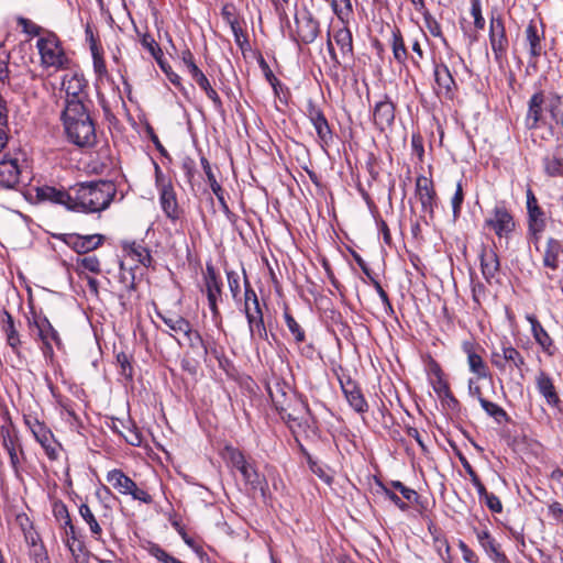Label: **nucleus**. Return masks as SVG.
Wrapping results in <instances>:
<instances>
[{"mask_svg":"<svg viewBox=\"0 0 563 563\" xmlns=\"http://www.w3.org/2000/svg\"><path fill=\"white\" fill-rule=\"evenodd\" d=\"M62 120L67 139L79 147H91L96 144L95 123L85 104L70 103L65 106Z\"/></svg>","mask_w":563,"mask_h":563,"instance_id":"obj_1","label":"nucleus"},{"mask_svg":"<svg viewBox=\"0 0 563 563\" xmlns=\"http://www.w3.org/2000/svg\"><path fill=\"white\" fill-rule=\"evenodd\" d=\"M117 189L111 181H90L74 188V210L87 213L101 212L109 208Z\"/></svg>","mask_w":563,"mask_h":563,"instance_id":"obj_2","label":"nucleus"},{"mask_svg":"<svg viewBox=\"0 0 563 563\" xmlns=\"http://www.w3.org/2000/svg\"><path fill=\"white\" fill-rule=\"evenodd\" d=\"M36 48L41 58V66L47 70L58 71L69 67L70 59L57 35L45 31L36 41Z\"/></svg>","mask_w":563,"mask_h":563,"instance_id":"obj_3","label":"nucleus"},{"mask_svg":"<svg viewBox=\"0 0 563 563\" xmlns=\"http://www.w3.org/2000/svg\"><path fill=\"white\" fill-rule=\"evenodd\" d=\"M244 306L243 312L247 320L250 338L253 342L267 341L268 333L264 323L263 311L255 290L244 274Z\"/></svg>","mask_w":563,"mask_h":563,"instance_id":"obj_4","label":"nucleus"},{"mask_svg":"<svg viewBox=\"0 0 563 563\" xmlns=\"http://www.w3.org/2000/svg\"><path fill=\"white\" fill-rule=\"evenodd\" d=\"M228 459L230 464L241 473L245 484L252 490L260 492L265 496L268 487L267 481L264 475L256 471L254 464L241 451L233 448L228 449Z\"/></svg>","mask_w":563,"mask_h":563,"instance_id":"obj_5","label":"nucleus"},{"mask_svg":"<svg viewBox=\"0 0 563 563\" xmlns=\"http://www.w3.org/2000/svg\"><path fill=\"white\" fill-rule=\"evenodd\" d=\"M484 228L493 231L498 239L508 240L516 229V222L504 205H496L485 218Z\"/></svg>","mask_w":563,"mask_h":563,"instance_id":"obj_6","label":"nucleus"},{"mask_svg":"<svg viewBox=\"0 0 563 563\" xmlns=\"http://www.w3.org/2000/svg\"><path fill=\"white\" fill-rule=\"evenodd\" d=\"M0 439L3 449L9 454L12 468L14 472H18L21 465V457H23L24 452L19 437V431L10 418H7L0 427Z\"/></svg>","mask_w":563,"mask_h":563,"instance_id":"obj_7","label":"nucleus"},{"mask_svg":"<svg viewBox=\"0 0 563 563\" xmlns=\"http://www.w3.org/2000/svg\"><path fill=\"white\" fill-rule=\"evenodd\" d=\"M25 159L20 153H9L0 159V186L5 189L15 188L20 183Z\"/></svg>","mask_w":563,"mask_h":563,"instance_id":"obj_8","label":"nucleus"},{"mask_svg":"<svg viewBox=\"0 0 563 563\" xmlns=\"http://www.w3.org/2000/svg\"><path fill=\"white\" fill-rule=\"evenodd\" d=\"M107 482L122 495H131L133 499L144 504L152 503V496L137 487L136 483L121 470L114 468L107 473Z\"/></svg>","mask_w":563,"mask_h":563,"instance_id":"obj_9","label":"nucleus"},{"mask_svg":"<svg viewBox=\"0 0 563 563\" xmlns=\"http://www.w3.org/2000/svg\"><path fill=\"white\" fill-rule=\"evenodd\" d=\"M205 288L202 290L208 299V306L212 313V319L218 324L221 321V313L218 308V302L222 298V282L217 275L213 266L208 265L203 275Z\"/></svg>","mask_w":563,"mask_h":563,"instance_id":"obj_10","label":"nucleus"},{"mask_svg":"<svg viewBox=\"0 0 563 563\" xmlns=\"http://www.w3.org/2000/svg\"><path fill=\"white\" fill-rule=\"evenodd\" d=\"M25 423L29 427L35 440L44 449L48 459L56 460L58 457V451L52 431L37 419H26Z\"/></svg>","mask_w":563,"mask_h":563,"instance_id":"obj_11","label":"nucleus"},{"mask_svg":"<svg viewBox=\"0 0 563 563\" xmlns=\"http://www.w3.org/2000/svg\"><path fill=\"white\" fill-rule=\"evenodd\" d=\"M86 80L82 75H65L63 79V89L66 95L65 106L78 102L85 104L87 100Z\"/></svg>","mask_w":563,"mask_h":563,"instance_id":"obj_12","label":"nucleus"},{"mask_svg":"<svg viewBox=\"0 0 563 563\" xmlns=\"http://www.w3.org/2000/svg\"><path fill=\"white\" fill-rule=\"evenodd\" d=\"M489 42L495 60L500 63L506 57L508 40L501 19L492 18L489 23Z\"/></svg>","mask_w":563,"mask_h":563,"instance_id":"obj_13","label":"nucleus"},{"mask_svg":"<svg viewBox=\"0 0 563 563\" xmlns=\"http://www.w3.org/2000/svg\"><path fill=\"white\" fill-rule=\"evenodd\" d=\"M544 27L542 22L531 20L525 30V41L532 58H538L544 49Z\"/></svg>","mask_w":563,"mask_h":563,"instance_id":"obj_14","label":"nucleus"},{"mask_svg":"<svg viewBox=\"0 0 563 563\" xmlns=\"http://www.w3.org/2000/svg\"><path fill=\"white\" fill-rule=\"evenodd\" d=\"M433 75L435 81V93L439 97L452 99L457 86L449 67L443 63L435 64Z\"/></svg>","mask_w":563,"mask_h":563,"instance_id":"obj_15","label":"nucleus"},{"mask_svg":"<svg viewBox=\"0 0 563 563\" xmlns=\"http://www.w3.org/2000/svg\"><path fill=\"white\" fill-rule=\"evenodd\" d=\"M296 34L298 41L309 44L312 43L319 34V22L313 18L311 12L303 11L296 16Z\"/></svg>","mask_w":563,"mask_h":563,"instance_id":"obj_16","label":"nucleus"},{"mask_svg":"<svg viewBox=\"0 0 563 563\" xmlns=\"http://www.w3.org/2000/svg\"><path fill=\"white\" fill-rule=\"evenodd\" d=\"M35 190L38 200L62 205L69 210H74V195H70L66 190L52 186L36 187Z\"/></svg>","mask_w":563,"mask_h":563,"instance_id":"obj_17","label":"nucleus"},{"mask_svg":"<svg viewBox=\"0 0 563 563\" xmlns=\"http://www.w3.org/2000/svg\"><path fill=\"white\" fill-rule=\"evenodd\" d=\"M416 190L423 212L432 216L437 205V195L431 179L419 176L416 180Z\"/></svg>","mask_w":563,"mask_h":563,"instance_id":"obj_18","label":"nucleus"},{"mask_svg":"<svg viewBox=\"0 0 563 563\" xmlns=\"http://www.w3.org/2000/svg\"><path fill=\"white\" fill-rule=\"evenodd\" d=\"M340 385L345 399L356 412L364 413L368 410L367 401L355 382L351 378L340 379Z\"/></svg>","mask_w":563,"mask_h":563,"instance_id":"obj_19","label":"nucleus"},{"mask_svg":"<svg viewBox=\"0 0 563 563\" xmlns=\"http://www.w3.org/2000/svg\"><path fill=\"white\" fill-rule=\"evenodd\" d=\"M159 203L165 216L172 221H176L180 217L179 206L176 199V194L169 183L161 184L159 188Z\"/></svg>","mask_w":563,"mask_h":563,"instance_id":"obj_20","label":"nucleus"},{"mask_svg":"<svg viewBox=\"0 0 563 563\" xmlns=\"http://www.w3.org/2000/svg\"><path fill=\"white\" fill-rule=\"evenodd\" d=\"M307 113L321 143L328 144L332 139L329 123L322 111L311 101L308 103Z\"/></svg>","mask_w":563,"mask_h":563,"instance_id":"obj_21","label":"nucleus"},{"mask_svg":"<svg viewBox=\"0 0 563 563\" xmlns=\"http://www.w3.org/2000/svg\"><path fill=\"white\" fill-rule=\"evenodd\" d=\"M483 277L489 284L497 282L499 260L493 249L483 247L479 254Z\"/></svg>","mask_w":563,"mask_h":563,"instance_id":"obj_22","label":"nucleus"},{"mask_svg":"<svg viewBox=\"0 0 563 563\" xmlns=\"http://www.w3.org/2000/svg\"><path fill=\"white\" fill-rule=\"evenodd\" d=\"M536 385L539 394L545 399L551 407H558L561 399L556 393L553 379L544 371H540L536 376Z\"/></svg>","mask_w":563,"mask_h":563,"instance_id":"obj_23","label":"nucleus"},{"mask_svg":"<svg viewBox=\"0 0 563 563\" xmlns=\"http://www.w3.org/2000/svg\"><path fill=\"white\" fill-rule=\"evenodd\" d=\"M102 242L103 235L101 234H70L66 240V243L79 254H85L98 249Z\"/></svg>","mask_w":563,"mask_h":563,"instance_id":"obj_24","label":"nucleus"},{"mask_svg":"<svg viewBox=\"0 0 563 563\" xmlns=\"http://www.w3.org/2000/svg\"><path fill=\"white\" fill-rule=\"evenodd\" d=\"M527 209L529 216V230L537 234L544 229L543 212L538 206V200L531 189L527 190Z\"/></svg>","mask_w":563,"mask_h":563,"instance_id":"obj_25","label":"nucleus"},{"mask_svg":"<svg viewBox=\"0 0 563 563\" xmlns=\"http://www.w3.org/2000/svg\"><path fill=\"white\" fill-rule=\"evenodd\" d=\"M35 325L38 330V336L45 345L46 350L52 353L53 344L60 346L62 341L58 332L54 329L46 317L35 320Z\"/></svg>","mask_w":563,"mask_h":563,"instance_id":"obj_26","label":"nucleus"},{"mask_svg":"<svg viewBox=\"0 0 563 563\" xmlns=\"http://www.w3.org/2000/svg\"><path fill=\"white\" fill-rule=\"evenodd\" d=\"M373 118L375 125L380 131L390 126L395 119V107L393 102L388 99L377 102L374 108Z\"/></svg>","mask_w":563,"mask_h":563,"instance_id":"obj_27","label":"nucleus"},{"mask_svg":"<svg viewBox=\"0 0 563 563\" xmlns=\"http://www.w3.org/2000/svg\"><path fill=\"white\" fill-rule=\"evenodd\" d=\"M332 38L339 46L341 58L351 59L353 56V37L349 24H342L338 30H334Z\"/></svg>","mask_w":563,"mask_h":563,"instance_id":"obj_28","label":"nucleus"},{"mask_svg":"<svg viewBox=\"0 0 563 563\" xmlns=\"http://www.w3.org/2000/svg\"><path fill=\"white\" fill-rule=\"evenodd\" d=\"M476 537L481 547L495 563L506 562V555L500 552L498 544L487 530L476 531Z\"/></svg>","mask_w":563,"mask_h":563,"instance_id":"obj_29","label":"nucleus"},{"mask_svg":"<svg viewBox=\"0 0 563 563\" xmlns=\"http://www.w3.org/2000/svg\"><path fill=\"white\" fill-rule=\"evenodd\" d=\"M123 251L133 261L140 263L144 267L152 265L153 258L150 250L139 242H128L123 244Z\"/></svg>","mask_w":563,"mask_h":563,"instance_id":"obj_30","label":"nucleus"},{"mask_svg":"<svg viewBox=\"0 0 563 563\" xmlns=\"http://www.w3.org/2000/svg\"><path fill=\"white\" fill-rule=\"evenodd\" d=\"M463 349L467 354L470 371L475 374L477 378H486L489 375L488 367L482 356L474 351L472 343H464Z\"/></svg>","mask_w":563,"mask_h":563,"instance_id":"obj_31","label":"nucleus"},{"mask_svg":"<svg viewBox=\"0 0 563 563\" xmlns=\"http://www.w3.org/2000/svg\"><path fill=\"white\" fill-rule=\"evenodd\" d=\"M201 165H202V168H203L205 174L207 176V179H208V181L210 184L211 190L216 195L218 201L220 202L222 211L227 216H230L231 211H230L229 206H228V203H227V201L224 199L222 187L217 181L216 176H214V174L212 172V168H211V166H210V164H209V162H208V159L206 157H201Z\"/></svg>","mask_w":563,"mask_h":563,"instance_id":"obj_32","label":"nucleus"},{"mask_svg":"<svg viewBox=\"0 0 563 563\" xmlns=\"http://www.w3.org/2000/svg\"><path fill=\"white\" fill-rule=\"evenodd\" d=\"M528 320L531 323L532 334H533V338L537 341V343L542 347V350L548 355H553L554 354L553 341L550 338V335L548 334V332L543 329L541 323L534 317L529 316Z\"/></svg>","mask_w":563,"mask_h":563,"instance_id":"obj_33","label":"nucleus"},{"mask_svg":"<svg viewBox=\"0 0 563 563\" xmlns=\"http://www.w3.org/2000/svg\"><path fill=\"white\" fill-rule=\"evenodd\" d=\"M157 317L166 324L169 329V334L175 336L177 334H185V332H189V321L178 314H163L162 312H156Z\"/></svg>","mask_w":563,"mask_h":563,"instance_id":"obj_34","label":"nucleus"},{"mask_svg":"<svg viewBox=\"0 0 563 563\" xmlns=\"http://www.w3.org/2000/svg\"><path fill=\"white\" fill-rule=\"evenodd\" d=\"M1 330L5 334L8 345L16 351L21 341L13 318L7 310H3L1 316Z\"/></svg>","mask_w":563,"mask_h":563,"instance_id":"obj_35","label":"nucleus"},{"mask_svg":"<svg viewBox=\"0 0 563 563\" xmlns=\"http://www.w3.org/2000/svg\"><path fill=\"white\" fill-rule=\"evenodd\" d=\"M562 254L561 243L554 239H549L543 254V265L548 268L556 269Z\"/></svg>","mask_w":563,"mask_h":563,"instance_id":"obj_36","label":"nucleus"},{"mask_svg":"<svg viewBox=\"0 0 563 563\" xmlns=\"http://www.w3.org/2000/svg\"><path fill=\"white\" fill-rule=\"evenodd\" d=\"M79 515L82 518V520L88 525L91 537L97 541H101L102 528L99 521L97 520L95 514L87 504H81L79 506Z\"/></svg>","mask_w":563,"mask_h":563,"instance_id":"obj_37","label":"nucleus"},{"mask_svg":"<svg viewBox=\"0 0 563 563\" xmlns=\"http://www.w3.org/2000/svg\"><path fill=\"white\" fill-rule=\"evenodd\" d=\"M545 99L542 92L534 93L529 101V110L527 114V124L530 129L537 126L542 112V104Z\"/></svg>","mask_w":563,"mask_h":563,"instance_id":"obj_38","label":"nucleus"},{"mask_svg":"<svg viewBox=\"0 0 563 563\" xmlns=\"http://www.w3.org/2000/svg\"><path fill=\"white\" fill-rule=\"evenodd\" d=\"M191 77L197 82V85L206 92L207 97L212 101L214 109L221 110L222 101L218 92L211 87L210 81L206 77V75L201 70H199Z\"/></svg>","mask_w":563,"mask_h":563,"instance_id":"obj_39","label":"nucleus"},{"mask_svg":"<svg viewBox=\"0 0 563 563\" xmlns=\"http://www.w3.org/2000/svg\"><path fill=\"white\" fill-rule=\"evenodd\" d=\"M543 168L550 177H562L563 176V158L553 153L548 154L543 157Z\"/></svg>","mask_w":563,"mask_h":563,"instance_id":"obj_40","label":"nucleus"},{"mask_svg":"<svg viewBox=\"0 0 563 563\" xmlns=\"http://www.w3.org/2000/svg\"><path fill=\"white\" fill-rule=\"evenodd\" d=\"M391 49L394 58L399 64H405L408 57L407 48L405 46V42L402 35L398 29L393 30L391 32Z\"/></svg>","mask_w":563,"mask_h":563,"instance_id":"obj_41","label":"nucleus"},{"mask_svg":"<svg viewBox=\"0 0 563 563\" xmlns=\"http://www.w3.org/2000/svg\"><path fill=\"white\" fill-rule=\"evenodd\" d=\"M503 358L507 366L518 369H522L526 364L521 353L510 344H503Z\"/></svg>","mask_w":563,"mask_h":563,"instance_id":"obj_42","label":"nucleus"},{"mask_svg":"<svg viewBox=\"0 0 563 563\" xmlns=\"http://www.w3.org/2000/svg\"><path fill=\"white\" fill-rule=\"evenodd\" d=\"M184 338L186 339L187 343L189 344L190 349L196 353L197 355L201 357H206L208 354L207 346L199 334V332L194 331L191 329V325H189V332H185Z\"/></svg>","mask_w":563,"mask_h":563,"instance_id":"obj_43","label":"nucleus"},{"mask_svg":"<svg viewBox=\"0 0 563 563\" xmlns=\"http://www.w3.org/2000/svg\"><path fill=\"white\" fill-rule=\"evenodd\" d=\"M331 5L341 23L349 24L350 18L353 13L351 0H332Z\"/></svg>","mask_w":563,"mask_h":563,"instance_id":"obj_44","label":"nucleus"},{"mask_svg":"<svg viewBox=\"0 0 563 563\" xmlns=\"http://www.w3.org/2000/svg\"><path fill=\"white\" fill-rule=\"evenodd\" d=\"M119 422L123 428V431H120V435H122L129 444L140 446L142 443V435L137 431L136 427L131 423V421H128L126 423L124 421Z\"/></svg>","mask_w":563,"mask_h":563,"instance_id":"obj_45","label":"nucleus"},{"mask_svg":"<svg viewBox=\"0 0 563 563\" xmlns=\"http://www.w3.org/2000/svg\"><path fill=\"white\" fill-rule=\"evenodd\" d=\"M481 406L485 412L493 417L497 422L507 421V412L499 405L487 399H481Z\"/></svg>","mask_w":563,"mask_h":563,"instance_id":"obj_46","label":"nucleus"},{"mask_svg":"<svg viewBox=\"0 0 563 563\" xmlns=\"http://www.w3.org/2000/svg\"><path fill=\"white\" fill-rule=\"evenodd\" d=\"M284 318L286 321V325H287L288 330L290 331V333L292 334L295 341L297 343L303 342L306 339V334H305L303 329L300 327V324L288 312L284 313Z\"/></svg>","mask_w":563,"mask_h":563,"instance_id":"obj_47","label":"nucleus"},{"mask_svg":"<svg viewBox=\"0 0 563 563\" xmlns=\"http://www.w3.org/2000/svg\"><path fill=\"white\" fill-rule=\"evenodd\" d=\"M141 44L146 48L156 62L164 58V54L157 42L150 34H144L141 38Z\"/></svg>","mask_w":563,"mask_h":563,"instance_id":"obj_48","label":"nucleus"},{"mask_svg":"<svg viewBox=\"0 0 563 563\" xmlns=\"http://www.w3.org/2000/svg\"><path fill=\"white\" fill-rule=\"evenodd\" d=\"M562 106L563 97L558 92H550L547 99V108L554 120L560 115L559 112Z\"/></svg>","mask_w":563,"mask_h":563,"instance_id":"obj_49","label":"nucleus"},{"mask_svg":"<svg viewBox=\"0 0 563 563\" xmlns=\"http://www.w3.org/2000/svg\"><path fill=\"white\" fill-rule=\"evenodd\" d=\"M78 269L88 271L98 274L100 272V262L97 256H86L77 261Z\"/></svg>","mask_w":563,"mask_h":563,"instance_id":"obj_50","label":"nucleus"},{"mask_svg":"<svg viewBox=\"0 0 563 563\" xmlns=\"http://www.w3.org/2000/svg\"><path fill=\"white\" fill-rule=\"evenodd\" d=\"M227 279H228V286H229L230 292L232 295V298L234 300H239L240 292H241L239 274L234 271H228Z\"/></svg>","mask_w":563,"mask_h":563,"instance_id":"obj_51","label":"nucleus"},{"mask_svg":"<svg viewBox=\"0 0 563 563\" xmlns=\"http://www.w3.org/2000/svg\"><path fill=\"white\" fill-rule=\"evenodd\" d=\"M158 66L161 67V69L164 71V74L167 76L168 80L174 85L176 86L177 88H179L180 90L184 89L183 85H181V78L179 75H177L175 71H173L172 67L168 65V63L162 58L161 60L157 62Z\"/></svg>","mask_w":563,"mask_h":563,"instance_id":"obj_52","label":"nucleus"},{"mask_svg":"<svg viewBox=\"0 0 563 563\" xmlns=\"http://www.w3.org/2000/svg\"><path fill=\"white\" fill-rule=\"evenodd\" d=\"M148 552L152 556L158 560L162 563H176L178 559L174 558L169 553H167L164 549H162L157 544H152L148 549Z\"/></svg>","mask_w":563,"mask_h":563,"instance_id":"obj_53","label":"nucleus"},{"mask_svg":"<svg viewBox=\"0 0 563 563\" xmlns=\"http://www.w3.org/2000/svg\"><path fill=\"white\" fill-rule=\"evenodd\" d=\"M309 467H310L311 472L313 474H316L321 481H323L327 484L332 483L333 477L329 473L328 467H325L322 464H319L318 462L311 461V460L309 461Z\"/></svg>","mask_w":563,"mask_h":563,"instance_id":"obj_54","label":"nucleus"},{"mask_svg":"<svg viewBox=\"0 0 563 563\" xmlns=\"http://www.w3.org/2000/svg\"><path fill=\"white\" fill-rule=\"evenodd\" d=\"M390 486H391L394 489L398 490V492L402 495V497H404L406 500L410 501V503H412V501H417V500H418V498H419V495L417 494V492H416V490H413V489H411V488H409V487L405 486V485H404L401 482H399V481H393V482L390 483Z\"/></svg>","mask_w":563,"mask_h":563,"instance_id":"obj_55","label":"nucleus"},{"mask_svg":"<svg viewBox=\"0 0 563 563\" xmlns=\"http://www.w3.org/2000/svg\"><path fill=\"white\" fill-rule=\"evenodd\" d=\"M471 14L474 18V25L477 30L485 27V19L482 15V5L479 0H472Z\"/></svg>","mask_w":563,"mask_h":563,"instance_id":"obj_56","label":"nucleus"},{"mask_svg":"<svg viewBox=\"0 0 563 563\" xmlns=\"http://www.w3.org/2000/svg\"><path fill=\"white\" fill-rule=\"evenodd\" d=\"M463 200H464V194H463L462 184L457 183L455 192L451 199L454 219H456L460 216L461 206L463 203Z\"/></svg>","mask_w":563,"mask_h":563,"instance_id":"obj_57","label":"nucleus"},{"mask_svg":"<svg viewBox=\"0 0 563 563\" xmlns=\"http://www.w3.org/2000/svg\"><path fill=\"white\" fill-rule=\"evenodd\" d=\"M382 492L386 498H388L390 501L395 504L401 511H406L408 509V505L401 500V498L393 492L387 486L380 484Z\"/></svg>","mask_w":563,"mask_h":563,"instance_id":"obj_58","label":"nucleus"},{"mask_svg":"<svg viewBox=\"0 0 563 563\" xmlns=\"http://www.w3.org/2000/svg\"><path fill=\"white\" fill-rule=\"evenodd\" d=\"M426 26L434 37H443L439 22L430 14H424Z\"/></svg>","mask_w":563,"mask_h":563,"instance_id":"obj_59","label":"nucleus"},{"mask_svg":"<svg viewBox=\"0 0 563 563\" xmlns=\"http://www.w3.org/2000/svg\"><path fill=\"white\" fill-rule=\"evenodd\" d=\"M19 24L23 27V31L30 35L38 37L43 35L41 26H38L37 24L27 19L21 18L19 20Z\"/></svg>","mask_w":563,"mask_h":563,"instance_id":"obj_60","label":"nucleus"},{"mask_svg":"<svg viewBox=\"0 0 563 563\" xmlns=\"http://www.w3.org/2000/svg\"><path fill=\"white\" fill-rule=\"evenodd\" d=\"M181 60L187 67L190 76L195 75L200 70L194 60L192 53L188 48L181 52Z\"/></svg>","mask_w":563,"mask_h":563,"instance_id":"obj_61","label":"nucleus"},{"mask_svg":"<svg viewBox=\"0 0 563 563\" xmlns=\"http://www.w3.org/2000/svg\"><path fill=\"white\" fill-rule=\"evenodd\" d=\"M433 390L440 396L449 397L451 396L450 388L448 383L443 379V377L438 374L437 379L432 383Z\"/></svg>","mask_w":563,"mask_h":563,"instance_id":"obj_62","label":"nucleus"},{"mask_svg":"<svg viewBox=\"0 0 563 563\" xmlns=\"http://www.w3.org/2000/svg\"><path fill=\"white\" fill-rule=\"evenodd\" d=\"M483 500L490 511L495 514H499L503 511V505L500 499L493 493H489Z\"/></svg>","mask_w":563,"mask_h":563,"instance_id":"obj_63","label":"nucleus"},{"mask_svg":"<svg viewBox=\"0 0 563 563\" xmlns=\"http://www.w3.org/2000/svg\"><path fill=\"white\" fill-rule=\"evenodd\" d=\"M66 544H67L69 551L76 558H77V552H82V550H84V543H82V541H80L77 538L76 533L67 537Z\"/></svg>","mask_w":563,"mask_h":563,"instance_id":"obj_64","label":"nucleus"}]
</instances>
